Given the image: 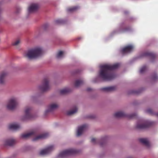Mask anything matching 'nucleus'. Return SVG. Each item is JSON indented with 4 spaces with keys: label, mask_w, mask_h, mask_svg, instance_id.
I'll return each instance as SVG.
<instances>
[{
    "label": "nucleus",
    "mask_w": 158,
    "mask_h": 158,
    "mask_svg": "<svg viewBox=\"0 0 158 158\" xmlns=\"http://www.w3.org/2000/svg\"><path fill=\"white\" fill-rule=\"evenodd\" d=\"M120 64L117 63L114 64H105L101 65L98 77L101 80L108 81L112 80L115 77V75L112 71L118 68Z\"/></svg>",
    "instance_id": "f257e3e1"
},
{
    "label": "nucleus",
    "mask_w": 158,
    "mask_h": 158,
    "mask_svg": "<svg viewBox=\"0 0 158 158\" xmlns=\"http://www.w3.org/2000/svg\"><path fill=\"white\" fill-rule=\"evenodd\" d=\"M42 53V49L40 47H37L28 50L24 54V56L29 59H32L40 56Z\"/></svg>",
    "instance_id": "f03ea898"
},
{
    "label": "nucleus",
    "mask_w": 158,
    "mask_h": 158,
    "mask_svg": "<svg viewBox=\"0 0 158 158\" xmlns=\"http://www.w3.org/2000/svg\"><path fill=\"white\" fill-rule=\"evenodd\" d=\"M80 152L78 150L74 148H69L65 150L60 152L58 156L59 158H64L71 155L77 154Z\"/></svg>",
    "instance_id": "7ed1b4c3"
},
{
    "label": "nucleus",
    "mask_w": 158,
    "mask_h": 158,
    "mask_svg": "<svg viewBox=\"0 0 158 158\" xmlns=\"http://www.w3.org/2000/svg\"><path fill=\"white\" fill-rule=\"evenodd\" d=\"M18 104V98L15 97H12L8 101L6 108L9 110H13L16 107Z\"/></svg>",
    "instance_id": "20e7f679"
},
{
    "label": "nucleus",
    "mask_w": 158,
    "mask_h": 158,
    "mask_svg": "<svg viewBox=\"0 0 158 158\" xmlns=\"http://www.w3.org/2000/svg\"><path fill=\"white\" fill-rule=\"evenodd\" d=\"M32 110V108L30 106H27L25 107L24 109V114L22 118L23 120H26L32 118L31 114Z\"/></svg>",
    "instance_id": "39448f33"
},
{
    "label": "nucleus",
    "mask_w": 158,
    "mask_h": 158,
    "mask_svg": "<svg viewBox=\"0 0 158 158\" xmlns=\"http://www.w3.org/2000/svg\"><path fill=\"white\" fill-rule=\"evenodd\" d=\"M50 88L49 81L46 78L44 79L41 84L39 86V89L41 91L44 92L48 90Z\"/></svg>",
    "instance_id": "423d86ee"
},
{
    "label": "nucleus",
    "mask_w": 158,
    "mask_h": 158,
    "mask_svg": "<svg viewBox=\"0 0 158 158\" xmlns=\"http://www.w3.org/2000/svg\"><path fill=\"white\" fill-rule=\"evenodd\" d=\"M55 149V147L53 145L48 146L45 148L41 150L40 152V155H44L49 154Z\"/></svg>",
    "instance_id": "0eeeda50"
},
{
    "label": "nucleus",
    "mask_w": 158,
    "mask_h": 158,
    "mask_svg": "<svg viewBox=\"0 0 158 158\" xmlns=\"http://www.w3.org/2000/svg\"><path fill=\"white\" fill-rule=\"evenodd\" d=\"M59 107V105L56 103H52L50 104L48 106L47 109L45 111L44 114L46 115L48 113L57 109Z\"/></svg>",
    "instance_id": "6e6552de"
},
{
    "label": "nucleus",
    "mask_w": 158,
    "mask_h": 158,
    "mask_svg": "<svg viewBox=\"0 0 158 158\" xmlns=\"http://www.w3.org/2000/svg\"><path fill=\"white\" fill-rule=\"evenodd\" d=\"M134 48V46L133 45H130L122 48L120 51L123 54L125 55L131 52Z\"/></svg>",
    "instance_id": "1a4fd4ad"
},
{
    "label": "nucleus",
    "mask_w": 158,
    "mask_h": 158,
    "mask_svg": "<svg viewBox=\"0 0 158 158\" xmlns=\"http://www.w3.org/2000/svg\"><path fill=\"white\" fill-rule=\"evenodd\" d=\"M86 128L87 126L85 124L78 127L77 131V136H79L81 135Z\"/></svg>",
    "instance_id": "9d476101"
},
{
    "label": "nucleus",
    "mask_w": 158,
    "mask_h": 158,
    "mask_svg": "<svg viewBox=\"0 0 158 158\" xmlns=\"http://www.w3.org/2000/svg\"><path fill=\"white\" fill-rule=\"evenodd\" d=\"M39 7V5L37 3H33L30 5L28 8L29 13L34 12L37 11Z\"/></svg>",
    "instance_id": "9b49d317"
},
{
    "label": "nucleus",
    "mask_w": 158,
    "mask_h": 158,
    "mask_svg": "<svg viewBox=\"0 0 158 158\" xmlns=\"http://www.w3.org/2000/svg\"><path fill=\"white\" fill-rule=\"evenodd\" d=\"M152 123L150 122L147 121L142 124L138 123L136 125V127L139 129L144 128L148 127Z\"/></svg>",
    "instance_id": "f8f14e48"
},
{
    "label": "nucleus",
    "mask_w": 158,
    "mask_h": 158,
    "mask_svg": "<svg viewBox=\"0 0 158 158\" xmlns=\"http://www.w3.org/2000/svg\"><path fill=\"white\" fill-rule=\"evenodd\" d=\"M49 134L46 133L39 135L33 139L34 141H36L39 139H42L46 138L48 136Z\"/></svg>",
    "instance_id": "ddd939ff"
},
{
    "label": "nucleus",
    "mask_w": 158,
    "mask_h": 158,
    "mask_svg": "<svg viewBox=\"0 0 158 158\" xmlns=\"http://www.w3.org/2000/svg\"><path fill=\"white\" fill-rule=\"evenodd\" d=\"M35 135V132L34 131H31L27 133L22 134L20 136V138L22 139H26L32 135Z\"/></svg>",
    "instance_id": "4468645a"
},
{
    "label": "nucleus",
    "mask_w": 158,
    "mask_h": 158,
    "mask_svg": "<svg viewBox=\"0 0 158 158\" xmlns=\"http://www.w3.org/2000/svg\"><path fill=\"white\" fill-rule=\"evenodd\" d=\"M21 128V126L19 124L14 123L10 125L9 126V128L12 130H16Z\"/></svg>",
    "instance_id": "2eb2a0df"
},
{
    "label": "nucleus",
    "mask_w": 158,
    "mask_h": 158,
    "mask_svg": "<svg viewBox=\"0 0 158 158\" xmlns=\"http://www.w3.org/2000/svg\"><path fill=\"white\" fill-rule=\"evenodd\" d=\"M116 89V87L115 86H111L102 88L101 89L105 92H110L113 91Z\"/></svg>",
    "instance_id": "dca6fc26"
},
{
    "label": "nucleus",
    "mask_w": 158,
    "mask_h": 158,
    "mask_svg": "<svg viewBox=\"0 0 158 158\" xmlns=\"http://www.w3.org/2000/svg\"><path fill=\"white\" fill-rule=\"evenodd\" d=\"M15 143V140L13 139H7L4 141V144L6 145L12 146Z\"/></svg>",
    "instance_id": "f3484780"
},
{
    "label": "nucleus",
    "mask_w": 158,
    "mask_h": 158,
    "mask_svg": "<svg viewBox=\"0 0 158 158\" xmlns=\"http://www.w3.org/2000/svg\"><path fill=\"white\" fill-rule=\"evenodd\" d=\"M140 143L148 147L150 146L149 140L147 138H141L139 139Z\"/></svg>",
    "instance_id": "a211bd4d"
},
{
    "label": "nucleus",
    "mask_w": 158,
    "mask_h": 158,
    "mask_svg": "<svg viewBox=\"0 0 158 158\" xmlns=\"http://www.w3.org/2000/svg\"><path fill=\"white\" fill-rule=\"evenodd\" d=\"M114 116L118 118L127 116V115L122 112H118L115 113L114 114Z\"/></svg>",
    "instance_id": "6ab92c4d"
},
{
    "label": "nucleus",
    "mask_w": 158,
    "mask_h": 158,
    "mask_svg": "<svg viewBox=\"0 0 158 158\" xmlns=\"http://www.w3.org/2000/svg\"><path fill=\"white\" fill-rule=\"evenodd\" d=\"M6 74V73L3 72L0 74V83L3 84L4 82V79Z\"/></svg>",
    "instance_id": "aec40b11"
},
{
    "label": "nucleus",
    "mask_w": 158,
    "mask_h": 158,
    "mask_svg": "<svg viewBox=\"0 0 158 158\" xmlns=\"http://www.w3.org/2000/svg\"><path fill=\"white\" fill-rule=\"evenodd\" d=\"M77 110V108L75 107L73 110H72L68 111L67 113V114L68 115H71L75 113H76Z\"/></svg>",
    "instance_id": "412c9836"
},
{
    "label": "nucleus",
    "mask_w": 158,
    "mask_h": 158,
    "mask_svg": "<svg viewBox=\"0 0 158 158\" xmlns=\"http://www.w3.org/2000/svg\"><path fill=\"white\" fill-rule=\"evenodd\" d=\"M83 81L82 80H77L76 81L75 84V86L76 87H78L81 85L83 83Z\"/></svg>",
    "instance_id": "4be33fe9"
},
{
    "label": "nucleus",
    "mask_w": 158,
    "mask_h": 158,
    "mask_svg": "<svg viewBox=\"0 0 158 158\" xmlns=\"http://www.w3.org/2000/svg\"><path fill=\"white\" fill-rule=\"evenodd\" d=\"M79 8V7L78 6H75L73 7L69 8L67 9V10L69 12H72L76 11Z\"/></svg>",
    "instance_id": "5701e85b"
},
{
    "label": "nucleus",
    "mask_w": 158,
    "mask_h": 158,
    "mask_svg": "<svg viewBox=\"0 0 158 158\" xmlns=\"http://www.w3.org/2000/svg\"><path fill=\"white\" fill-rule=\"evenodd\" d=\"M64 52L62 51H60L56 55V57L58 59H60L62 58L64 56Z\"/></svg>",
    "instance_id": "b1692460"
},
{
    "label": "nucleus",
    "mask_w": 158,
    "mask_h": 158,
    "mask_svg": "<svg viewBox=\"0 0 158 158\" xmlns=\"http://www.w3.org/2000/svg\"><path fill=\"white\" fill-rule=\"evenodd\" d=\"M70 91L69 89L65 88L61 90L60 91V94H64L69 92Z\"/></svg>",
    "instance_id": "393cba45"
},
{
    "label": "nucleus",
    "mask_w": 158,
    "mask_h": 158,
    "mask_svg": "<svg viewBox=\"0 0 158 158\" xmlns=\"http://www.w3.org/2000/svg\"><path fill=\"white\" fill-rule=\"evenodd\" d=\"M143 56H149L152 58H154L155 57V55L151 52H146L143 54Z\"/></svg>",
    "instance_id": "a878e982"
},
{
    "label": "nucleus",
    "mask_w": 158,
    "mask_h": 158,
    "mask_svg": "<svg viewBox=\"0 0 158 158\" xmlns=\"http://www.w3.org/2000/svg\"><path fill=\"white\" fill-rule=\"evenodd\" d=\"M147 69V67L146 66H143L140 69L139 72L141 73H143Z\"/></svg>",
    "instance_id": "bb28decb"
},
{
    "label": "nucleus",
    "mask_w": 158,
    "mask_h": 158,
    "mask_svg": "<svg viewBox=\"0 0 158 158\" xmlns=\"http://www.w3.org/2000/svg\"><path fill=\"white\" fill-rule=\"evenodd\" d=\"M63 21L61 19H58L55 21V23L57 24L62 23H63Z\"/></svg>",
    "instance_id": "cd10ccee"
},
{
    "label": "nucleus",
    "mask_w": 158,
    "mask_h": 158,
    "mask_svg": "<svg viewBox=\"0 0 158 158\" xmlns=\"http://www.w3.org/2000/svg\"><path fill=\"white\" fill-rule=\"evenodd\" d=\"M20 40H18L13 43V45L15 46L17 45L20 43Z\"/></svg>",
    "instance_id": "c85d7f7f"
},
{
    "label": "nucleus",
    "mask_w": 158,
    "mask_h": 158,
    "mask_svg": "<svg viewBox=\"0 0 158 158\" xmlns=\"http://www.w3.org/2000/svg\"><path fill=\"white\" fill-rule=\"evenodd\" d=\"M157 76L156 74H155L153 75L152 76V79L154 81L156 80V79L157 78Z\"/></svg>",
    "instance_id": "c756f323"
},
{
    "label": "nucleus",
    "mask_w": 158,
    "mask_h": 158,
    "mask_svg": "<svg viewBox=\"0 0 158 158\" xmlns=\"http://www.w3.org/2000/svg\"><path fill=\"white\" fill-rule=\"evenodd\" d=\"M136 114H131L129 116H128V117L130 118H131L133 117L134 116H136Z\"/></svg>",
    "instance_id": "7c9ffc66"
},
{
    "label": "nucleus",
    "mask_w": 158,
    "mask_h": 158,
    "mask_svg": "<svg viewBox=\"0 0 158 158\" xmlns=\"http://www.w3.org/2000/svg\"><path fill=\"white\" fill-rule=\"evenodd\" d=\"M147 112L150 114L152 113V110L150 109H147Z\"/></svg>",
    "instance_id": "2f4dec72"
},
{
    "label": "nucleus",
    "mask_w": 158,
    "mask_h": 158,
    "mask_svg": "<svg viewBox=\"0 0 158 158\" xmlns=\"http://www.w3.org/2000/svg\"><path fill=\"white\" fill-rule=\"evenodd\" d=\"M91 141L92 143H96V140L94 138H93L91 139Z\"/></svg>",
    "instance_id": "473e14b6"
},
{
    "label": "nucleus",
    "mask_w": 158,
    "mask_h": 158,
    "mask_svg": "<svg viewBox=\"0 0 158 158\" xmlns=\"http://www.w3.org/2000/svg\"><path fill=\"white\" fill-rule=\"evenodd\" d=\"M91 89H92L91 88H88L87 89V91H90V90H91Z\"/></svg>",
    "instance_id": "72a5a7b5"
},
{
    "label": "nucleus",
    "mask_w": 158,
    "mask_h": 158,
    "mask_svg": "<svg viewBox=\"0 0 158 158\" xmlns=\"http://www.w3.org/2000/svg\"><path fill=\"white\" fill-rule=\"evenodd\" d=\"M124 13L125 14H126L128 13V12H125Z\"/></svg>",
    "instance_id": "f704fd0d"
},
{
    "label": "nucleus",
    "mask_w": 158,
    "mask_h": 158,
    "mask_svg": "<svg viewBox=\"0 0 158 158\" xmlns=\"http://www.w3.org/2000/svg\"><path fill=\"white\" fill-rule=\"evenodd\" d=\"M127 158H133L131 157H129Z\"/></svg>",
    "instance_id": "c9c22d12"
},
{
    "label": "nucleus",
    "mask_w": 158,
    "mask_h": 158,
    "mask_svg": "<svg viewBox=\"0 0 158 158\" xmlns=\"http://www.w3.org/2000/svg\"><path fill=\"white\" fill-rule=\"evenodd\" d=\"M100 145H102V144H101H101H100Z\"/></svg>",
    "instance_id": "e433bc0d"
},
{
    "label": "nucleus",
    "mask_w": 158,
    "mask_h": 158,
    "mask_svg": "<svg viewBox=\"0 0 158 158\" xmlns=\"http://www.w3.org/2000/svg\"><path fill=\"white\" fill-rule=\"evenodd\" d=\"M158 115V114H157Z\"/></svg>",
    "instance_id": "4c0bfd02"
}]
</instances>
